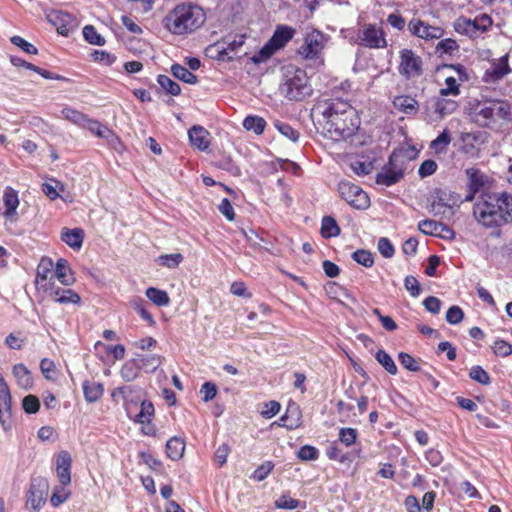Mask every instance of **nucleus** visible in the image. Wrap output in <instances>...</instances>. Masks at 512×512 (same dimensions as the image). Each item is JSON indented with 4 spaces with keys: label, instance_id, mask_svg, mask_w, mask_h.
<instances>
[{
    "label": "nucleus",
    "instance_id": "10",
    "mask_svg": "<svg viewBox=\"0 0 512 512\" xmlns=\"http://www.w3.org/2000/svg\"><path fill=\"white\" fill-rule=\"evenodd\" d=\"M399 73L407 79L418 78L423 74V61L412 49L399 51Z\"/></svg>",
    "mask_w": 512,
    "mask_h": 512
},
{
    "label": "nucleus",
    "instance_id": "40",
    "mask_svg": "<svg viewBox=\"0 0 512 512\" xmlns=\"http://www.w3.org/2000/svg\"><path fill=\"white\" fill-rule=\"evenodd\" d=\"M321 234L324 238H331L340 234V228L333 217H323L321 223Z\"/></svg>",
    "mask_w": 512,
    "mask_h": 512
},
{
    "label": "nucleus",
    "instance_id": "27",
    "mask_svg": "<svg viewBox=\"0 0 512 512\" xmlns=\"http://www.w3.org/2000/svg\"><path fill=\"white\" fill-rule=\"evenodd\" d=\"M84 239V231L81 228L69 229L64 227L61 230V240L74 250L82 247Z\"/></svg>",
    "mask_w": 512,
    "mask_h": 512
},
{
    "label": "nucleus",
    "instance_id": "57",
    "mask_svg": "<svg viewBox=\"0 0 512 512\" xmlns=\"http://www.w3.org/2000/svg\"><path fill=\"white\" fill-rule=\"evenodd\" d=\"M398 360L400 362V364L407 370L409 371H418L420 370V367L418 365V362L416 361V359L408 354V353H405V352H401L399 353L398 355Z\"/></svg>",
    "mask_w": 512,
    "mask_h": 512
},
{
    "label": "nucleus",
    "instance_id": "62",
    "mask_svg": "<svg viewBox=\"0 0 512 512\" xmlns=\"http://www.w3.org/2000/svg\"><path fill=\"white\" fill-rule=\"evenodd\" d=\"M69 493L63 485L57 486L50 498V502L54 507L59 506L68 499Z\"/></svg>",
    "mask_w": 512,
    "mask_h": 512
},
{
    "label": "nucleus",
    "instance_id": "63",
    "mask_svg": "<svg viewBox=\"0 0 512 512\" xmlns=\"http://www.w3.org/2000/svg\"><path fill=\"white\" fill-rule=\"evenodd\" d=\"M280 408V403L277 401L266 402L261 409V415L266 419H270L279 413Z\"/></svg>",
    "mask_w": 512,
    "mask_h": 512
},
{
    "label": "nucleus",
    "instance_id": "5",
    "mask_svg": "<svg viewBox=\"0 0 512 512\" xmlns=\"http://www.w3.org/2000/svg\"><path fill=\"white\" fill-rule=\"evenodd\" d=\"M295 29L290 26H278L269 41L252 57L254 63L264 62L277 50L284 47L294 36Z\"/></svg>",
    "mask_w": 512,
    "mask_h": 512
},
{
    "label": "nucleus",
    "instance_id": "4",
    "mask_svg": "<svg viewBox=\"0 0 512 512\" xmlns=\"http://www.w3.org/2000/svg\"><path fill=\"white\" fill-rule=\"evenodd\" d=\"M280 90L286 98L292 101H301L312 93L306 72L293 65L284 68V82Z\"/></svg>",
    "mask_w": 512,
    "mask_h": 512
},
{
    "label": "nucleus",
    "instance_id": "20",
    "mask_svg": "<svg viewBox=\"0 0 512 512\" xmlns=\"http://www.w3.org/2000/svg\"><path fill=\"white\" fill-rule=\"evenodd\" d=\"M53 266L50 259H43L37 269V275L35 284L38 290L48 292V289L52 288L55 283L53 277H49L51 273V267Z\"/></svg>",
    "mask_w": 512,
    "mask_h": 512
},
{
    "label": "nucleus",
    "instance_id": "43",
    "mask_svg": "<svg viewBox=\"0 0 512 512\" xmlns=\"http://www.w3.org/2000/svg\"><path fill=\"white\" fill-rule=\"evenodd\" d=\"M375 358L388 373L392 375L397 373V366L392 357L387 352L384 350H379L377 351Z\"/></svg>",
    "mask_w": 512,
    "mask_h": 512
},
{
    "label": "nucleus",
    "instance_id": "58",
    "mask_svg": "<svg viewBox=\"0 0 512 512\" xmlns=\"http://www.w3.org/2000/svg\"><path fill=\"white\" fill-rule=\"evenodd\" d=\"M182 260L183 256L179 253L161 255L158 257L159 264L168 268H176L182 262Z\"/></svg>",
    "mask_w": 512,
    "mask_h": 512
},
{
    "label": "nucleus",
    "instance_id": "28",
    "mask_svg": "<svg viewBox=\"0 0 512 512\" xmlns=\"http://www.w3.org/2000/svg\"><path fill=\"white\" fill-rule=\"evenodd\" d=\"M494 203L501 216H503V223L512 222V195L508 193H501L492 196Z\"/></svg>",
    "mask_w": 512,
    "mask_h": 512
},
{
    "label": "nucleus",
    "instance_id": "7",
    "mask_svg": "<svg viewBox=\"0 0 512 512\" xmlns=\"http://www.w3.org/2000/svg\"><path fill=\"white\" fill-rule=\"evenodd\" d=\"M473 216L479 224L487 228L498 227L503 224V216L499 213L492 196L474 205Z\"/></svg>",
    "mask_w": 512,
    "mask_h": 512
},
{
    "label": "nucleus",
    "instance_id": "55",
    "mask_svg": "<svg viewBox=\"0 0 512 512\" xmlns=\"http://www.w3.org/2000/svg\"><path fill=\"white\" fill-rule=\"evenodd\" d=\"M131 305L143 320L149 322L150 324L154 323L152 315L145 308V302L143 299H141V298L134 299L131 302Z\"/></svg>",
    "mask_w": 512,
    "mask_h": 512
},
{
    "label": "nucleus",
    "instance_id": "61",
    "mask_svg": "<svg viewBox=\"0 0 512 512\" xmlns=\"http://www.w3.org/2000/svg\"><path fill=\"white\" fill-rule=\"evenodd\" d=\"M297 456L303 461H312L318 459L319 451L314 446L304 445L297 452Z\"/></svg>",
    "mask_w": 512,
    "mask_h": 512
},
{
    "label": "nucleus",
    "instance_id": "6",
    "mask_svg": "<svg viewBox=\"0 0 512 512\" xmlns=\"http://www.w3.org/2000/svg\"><path fill=\"white\" fill-rule=\"evenodd\" d=\"M407 159L402 152L394 151L388 163L383 167L382 171L377 174L376 182L380 185L392 186L399 182L406 169Z\"/></svg>",
    "mask_w": 512,
    "mask_h": 512
},
{
    "label": "nucleus",
    "instance_id": "3",
    "mask_svg": "<svg viewBox=\"0 0 512 512\" xmlns=\"http://www.w3.org/2000/svg\"><path fill=\"white\" fill-rule=\"evenodd\" d=\"M469 119L480 127H487L497 120L506 119L510 115V106L497 100H473L467 107Z\"/></svg>",
    "mask_w": 512,
    "mask_h": 512
},
{
    "label": "nucleus",
    "instance_id": "22",
    "mask_svg": "<svg viewBox=\"0 0 512 512\" xmlns=\"http://www.w3.org/2000/svg\"><path fill=\"white\" fill-rule=\"evenodd\" d=\"M458 107L456 101L447 99L446 96H439L433 100L432 108L435 117L433 120L443 119L444 117L452 114Z\"/></svg>",
    "mask_w": 512,
    "mask_h": 512
},
{
    "label": "nucleus",
    "instance_id": "32",
    "mask_svg": "<svg viewBox=\"0 0 512 512\" xmlns=\"http://www.w3.org/2000/svg\"><path fill=\"white\" fill-rule=\"evenodd\" d=\"M104 389L101 383L95 381L83 382V393L85 400L89 403L98 401L103 395Z\"/></svg>",
    "mask_w": 512,
    "mask_h": 512
},
{
    "label": "nucleus",
    "instance_id": "59",
    "mask_svg": "<svg viewBox=\"0 0 512 512\" xmlns=\"http://www.w3.org/2000/svg\"><path fill=\"white\" fill-rule=\"evenodd\" d=\"M274 505L277 509L293 510L300 506V501L290 498L288 495H282L274 502Z\"/></svg>",
    "mask_w": 512,
    "mask_h": 512
},
{
    "label": "nucleus",
    "instance_id": "34",
    "mask_svg": "<svg viewBox=\"0 0 512 512\" xmlns=\"http://www.w3.org/2000/svg\"><path fill=\"white\" fill-rule=\"evenodd\" d=\"M185 443L178 437L170 438L166 443L167 455L172 460H179L184 453Z\"/></svg>",
    "mask_w": 512,
    "mask_h": 512
},
{
    "label": "nucleus",
    "instance_id": "26",
    "mask_svg": "<svg viewBox=\"0 0 512 512\" xmlns=\"http://www.w3.org/2000/svg\"><path fill=\"white\" fill-rule=\"evenodd\" d=\"M47 293L60 304H78L81 300L80 296L73 290L56 287L55 283L52 285V288L48 289Z\"/></svg>",
    "mask_w": 512,
    "mask_h": 512
},
{
    "label": "nucleus",
    "instance_id": "38",
    "mask_svg": "<svg viewBox=\"0 0 512 512\" xmlns=\"http://www.w3.org/2000/svg\"><path fill=\"white\" fill-rule=\"evenodd\" d=\"M394 106L406 114H413L417 110V101L410 96H398L393 102Z\"/></svg>",
    "mask_w": 512,
    "mask_h": 512
},
{
    "label": "nucleus",
    "instance_id": "1",
    "mask_svg": "<svg viewBox=\"0 0 512 512\" xmlns=\"http://www.w3.org/2000/svg\"><path fill=\"white\" fill-rule=\"evenodd\" d=\"M315 111L321 116L318 121L323 126L325 135L333 141L351 137L360 124L357 111L346 101H323L318 103Z\"/></svg>",
    "mask_w": 512,
    "mask_h": 512
},
{
    "label": "nucleus",
    "instance_id": "64",
    "mask_svg": "<svg viewBox=\"0 0 512 512\" xmlns=\"http://www.w3.org/2000/svg\"><path fill=\"white\" fill-rule=\"evenodd\" d=\"M463 317L464 313L458 306H452L446 312V321L452 325L460 323L463 320Z\"/></svg>",
    "mask_w": 512,
    "mask_h": 512
},
{
    "label": "nucleus",
    "instance_id": "48",
    "mask_svg": "<svg viewBox=\"0 0 512 512\" xmlns=\"http://www.w3.org/2000/svg\"><path fill=\"white\" fill-rule=\"evenodd\" d=\"M275 128L287 139L292 142H296L299 139V132L287 123L276 121L274 123Z\"/></svg>",
    "mask_w": 512,
    "mask_h": 512
},
{
    "label": "nucleus",
    "instance_id": "17",
    "mask_svg": "<svg viewBox=\"0 0 512 512\" xmlns=\"http://www.w3.org/2000/svg\"><path fill=\"white\" fill-rule=\"evenodd\" d=\"M11 418V394L9 387L0 375V424L7 430L10 426Z\"/></svg>",
    "mask_w": 512,
    "mask_h": 512
},
{
    "label": "nucleus",
    "instance_id": "44",
    "mask_svg": "<svg viewBox=\"0 0 512 512\" xmlns=\"http://www.w3.org/2000/svg\"><path fill=\"white\" fill-rule=\"evenodd\" d=\"M63 190L64 185L55 179H51L50 182H46L42 185L43 193L51 200H55L60 197L59 191Z\"/></svg>",
    "mask_w": 512,
    "mask_h": 512
},
{
    "label": "nucleus",
    "instance_id": "37",
    "mask_svg": "<svg viewBox=\"0 0 512 512\" xmlns=\"http://www.w3.org/2000/svg\"><path fill=\"white\" fill-rule=\"evenodd\" d=\"M146 297L153 302L156 306L164 307L170 303V298L166 291L149 287L146 292Z\"/></svg>",
    "mask_w": 512,
    "mask_h": 512
},
{
    "label": "nucleus",
    "instance_id": "15",
    "mask_svg": "<svg viewBox=\"0 0 512 512\" xmlns=\"http://www.w3.org/2000/svg\"><path fill=\"white\" fill-rule=\"evenodd\" d=\"M463 200L461 196L450 190H438L431 203L432 212L435 215L445 214L454 207H458Z\"/></svg>",
    "mask_w": 512,
    "mask_h": 512
},
{
    "label": "nucleus",
    "instance_id": "21",
    "mask_svg": "<svg viewBox=\"0 0 512 512\" xmlns=\"http://www.w3.org/2000/svg\"><path fill=\"white\" fill-rule=\"evenodd\" d=\"M71 456L67 451H61L56 460V472L61 485L66 486L71 482Z\"/></svg>",
    "mask_w": 512,
    "mask_h": 512
},
{
    "label": "nucleus",
    "instance_id": "2",
    "mask_svg": "<svg viewBox=\"0 0 512 512\" xmlns=\"http://www.w3.org/2000/svg\"><path fill=\"white\" fill-rule=\"evenodd\" d=\"M206 21L204 10L197 4L184 2L176 5L163 19L164 27L174 35L190 34Z\"/></svg>",
    "mask_w": 512,
    "mask_h": 512
},
{
    "label": "nucleus",
    "instance_id": "56",
    "mask_svg": "<svg viewBox=\"0 0 512 512\" xmlns=\"http://www.w3.org/2000/svg\"><path fill=\"white\" fill-rule=\"evenodd\" d=\"M138 367L134 362H127L125 363L121 368V376L122 378L127 381H133L138 376Z\"/></svg>",
    "mask_w": 512,
    "mask_h": 512
},
{
    "label": "nucleus",
    "instance_id": "25",
    "mask_svg": "<svg viewBox=\"0 0 512 512\" xmlns=\"http://www.w3.org/2000/svg\"><path fill=\"white\" fill-rule=\"evenodd\" d=\"M3 201L5 205V211L3 215L12 220H16L17 208L19 206L18 193L11 187H6L3 192Z\"/></svg>",
    "mask_w": 512,
    "mask_h": 512
},
{
    "label": "nucleus",
    "instance_id": "23",
    "mask_svg": "<svg viewBox=\"0 0 512 512\" xmlns=\"http://www.w3.org/2000/svg\"><path fill=\"white\" fill-rule=\"evenodd\" d=\"M190 143L201 151H206L210 145V133L202 126L195 125L188 131Z\"/></svg>",
    "mask_w": 512,
    "mask_h": 512
},
{
    "label": "nucleus",
    "instance_id": "47",
    "mask_svg": "<svg viewBox=\"0 0 512 512\" xmlns=\"http://www.w3.org/2000/svg\"><path fill=\"white\" fill-rule=\"evenodd\" d=\"M350 168L358 176H365L370 174L373 171L374 167L371 161H363L356 159L354 161H351Z\"/></svg>",
    "mask_w": 512,
    "mask_h": 512
},
{
    "label": "nucleus",
    "instance_id": "29",
    "mask_svg": "<svg viewBox=\"0 0 512 512\" xmlns=\"http://www.w3.org/2000/svg\"><path fill=\"white\" fill-rule=\"evenodd\" d=\"M418 228L422 233L426 235L438 236L441 235L444 231H447V233L450 235L453 234L452 229H450L448 226L429 219L420 221Z\"/></svg>",
    "mask_w": 512,
    "mask_h": 512
},
{
    "label": "nucleus",
    "instance_id": "31",
    "mask_svg": "<svg viewBox=\"0 0 512 512\" xmlns=\"http://www.w3.org/2000/svg\"><path fill=\"white\" fill-rule=\"evenodd\" d=\"M226 44V47H222L221 50L218 51V57L221 60H232L234 58L233 55H230V52L237 53L239 48L244 44V36H235L233 39H227L223 42Z\"/></svg>",
    "mask_w": 512,
    "mask_h": 512
},
{
    "label": "nucleus",
    "instance_id": "16",
    "mask_svg": "<svg viewBox=\"0 0 512 512\" xmlns=\"http://www.w3.org/2000/svg\"><path fill=\"white\" fill-rule=\"evenodd\" d=\"M47 17L49 22L56 27L58 33L64 36L78 27L76 18L63 11H52Z\"/></svg>",
    "mask_w": 512,
    "mask_h": 512
},
{
    "label": "nucleus",
    "instance_id": "18",
    "mask_svg": "<svg viewBox=\"0 0 512 512\" xmlns=\"http://www.w3.org/2000/svg\"><path fill=\"white\" fill-rule=\"evenodd\" d=\"M488 135L484 131H473L463 133L461 141L463 143V151L472 156L478 155L481 146L487 142Z\"/></svg>",
    "mask_w": 512,
    "mask_h": 512
},
{
    "label": "nucleus",
    "instance_id": "36",
    "mask_svg": "<svg viewBox=\"0 0 512 512\" xmlns=\"http://www.w3.org/2000/svg\"><path fill=\"white\" fill-rule=\"evenodd\" d=\"M10 61L15 67H24L26 69L35 71L45 79H58L59 78V76H54L51 72L41 69V68L35 66L34 64H31L19 57L12 56L10 58Z\"/></svg>",
    "mask_w": 512,
    "mask_h": 512
},
{
    "label": "nucleus",
    "instance_id": "50",
    "mask_svg": "<svg viewBox=\"0 0 512 512\" xmlns=\"http://www.w3.org/2000/svg\"><path fill=\"white\" fill-rule=\"evenodd\" d=\"M154 414V405L150 401H143L140 406V412L136 416L139 423L149 422L150 417Z\"/></svg>",
    "mask_w": 512,
    "mask_h": 512
},
{
    "label": "nucleus",
    "instance_id": "49",
    "mask_svg": "<svg viewBox=\"0 0 512 512\" xmlns=\"http://www.w3.org/2000/svg\"><path fill=\"white\" fill-rule=\"evenodd\" d=\"M162 357L159 355H146L140 358V368L153 372L162 364Z\"/></svg>",
    "mask_w": 512,
    "mask_h": 512
},
{
    "label": "nucleus",
    "instance_id": "8",
    "mask_svg": "<svg viewBox=\"0 0 512 512\" xmlns=\"http://www.w3.org/2000/svg\"><path fill=\"white\" fill-rule=\"evenodd\" d=\"M327 43V37L318 30L306 33L303 44L299 47L298 53L304 59L319 61L323 63L322 53Z\"/></svg>",
    "mask_w": 512,
    "mask_h": 512
},
{
    "label": "nucleus",
    "instance_id": "53",
    "mask_svg": "<svg viewBox=\"0 0 512 512\" xmlns=\"http://www.w3.org/2000/svg\"><path fill=\"white\" fill-rule=\"evenodd\" d=\"M357 435V430L354 428H341L339 431V440L342 444L349 447L355 443Z\"/></svg>",
    "mask_w": 512,
    "mask_h": 512
},
{
    "label": "nucleus",
    "instance_id": "33",
    "mask_svg": "<svg viewBox=\"0 0 512 512\" xmlns=\"http://www.w3.org/2000/svg\"><path fill=\"white\" fill-rule=\"evenodd\" d=\"M13 375L19 387L29 389L33 385V380L30 371L23 364H17L13 368Z\"/></svg>",
    "mask_w": 512,
    "mask_h": 512
},
{
    "label": "nucleus",
    "instance_id": "41",
    "mask_svg": "<svg viewBox=\"0 0 512 512\" xmlns=\"http://www.w3.org/2000/svg\"><path fill=\"white\" fill-rule=\"evenodd\" d=\"M266 126V121L259 116H247L243 120V127L255 134H262Z\"/></svg>",
    "mask_w": 512,
    "mask_h": 512
},
{
    "label": "nucleus",
    "instance_id": "45",
    "mask_svg": "<svg viewBox=\"0 0 512 512\" xmlns=\"http://www.w3.org/2000/svg\"><path fill=\"white\" fill-rule=\"evenodd\" d=\"M91 133L95 134L99 138H107L112 132L105 125L101 124L97 120L88 118L85 127Z\"/></svg>",
    "mask_w": 512,
    "mask_h": 512
},
{
    "label": "nucleus",
    "instance_id": "19",
    "mask_svg": "<svg viewBox=\"0 0 512 512\" xmlns=\"http://www.w3.org/2000/svg\"><path fill=\"white\" fill-rule=\"evenodd\" d=\"M511 69L508 64V55L502 56L498 62L493 63L489 69L484 73V81L486 83H496L501 80L504 76L509 74Z\"/></svg>",
    "mask_w": 512,
    "mask_h": 512
},
{
    "label": "nucleus",
    "instance_id": "12",
    "mask_svg": "<svg viewBox=\"0 0 512 512\" xmlns=\"http://www.w3.org/2000/svg\"><path fill=\"white\" fill-rule=\"evenodd\" d=\"M359 43L370 49H383L388 45L386 33L376 24H366L358 34Z\"/></svg>",
    "mask_w": 512,
    "mask_h": 512
},
{
    "label": "nucleus",
    "instance_id": "24",
    "mask_svg": "<svg viewBox=\"0 0 512 512\" xmlns=\"http://www.w3.org/2000/svg\"><path fill=\"white\" fill-rule=\"evenodd\" d=\"M41 486H47L46 481L43 479L38 480V484L33 482L30 486L26 504L33 510L40 509V507L45 503V493L41 489Z\"/></svg>",
    "mask_w": 512,
    "mask_h": 512
},
{
    "label": "nucleus",
    "instance_id": "52",
    "mask_svg": "<svg viewBox=\"0 0 512 512\" xmlns=\"http://www.w3.org/2000/svg\"><path fill=\"white\" fill-rule=\"evenodd\" d=\"M469 376L482 385H488L491 382L489 374L481 366H473L470 369Z\"/></svg>",
    "mask_w": 512,
    "mask_h": 512
},
{
    "label": "nucleus",
    "instance_id": "46",
    "mask_svg": "<svg viewBox=\"0 0 512 512\" xmlns=\"http://www.w3.org/2000/svg\"><path fill=\"white\" fill-rule=\"evenodd\" d=\"M83 36L87 42L93 45L102 46L105 44V39L102 35H100L94 26L86 25L83 28Z\"/></svg>",
    "mask_w": 512,
    "mask_h": 512
},
{
    "label": "nucleus",
    "instance_id": "30",
    "mask_svg": "<svg viewBox=\"0 0 512 512\" xmlns=\"http://www.w3.org/2000/svg\"><path fill=\"white\" fill-rule=\"evenodd\" d=\"M55 275L59 282L65 286H70L75 282L72 270L68 262L63 258L58 259L56 263Z\"/></svg>",
    "mask_w": 512,
    "mask_h": 512
},
{
    "label": "nucleus",
    "instance_id": "51",
    "mask_svg": "<svg viewBox=\"0 0 512 512\" xmlns=\"http://www.w3.org/2000/svg\"><path fill=\"white\" fill-rule=\"evenodd\" d=\"M451 141L449 133L444 130L435 140L431 142V148L436 153L444 152Z\"/></svg>",
    "mask_w": 512,
    "mask_h": 512
},
{
    "label": "nucleus",
    "instance_id": "9",
    "mask_svg": "<svg viewBox=\"0 0 512 512\" xmlns=\"http://www.w3.org/2000/svg\"><path fill=\"white\" fill-rule=\"evenodd\" d=\"M492 23L491 17L487 14H481L474 19L459 17L454 22V29L459 34L475 38L488 31Z\"/></svg>",
    "mask_w": 512,
    "mask_h": 512
},
{
    "label": "nucleus",
    "instance_id": "14",
    "mask_svg": "<svg viewBox=\"0 0 512 512\" xmlns=\"http://www.w3.org/2000/svg\"><path fill=\"white\" fill-rule=\"evenodd\" d=\"M467 177V188L468 193L465 197V201H472L475 194L483 192L490 186L489 176L476 167H470L465 170Z\"/></svg>",
    "mask_w": 512,
    "mask_h": 512
},
{
    "label": "nucleus",
    "instance_id": "39",
    "mask_svg": "<svg viewBox=\"0 0 512 512\" xmlns=\"http://www.w3.org/2000/svg\"><path fill=\"white\" fill-rule=\"evenodd\" d=\"M173 76L185 83L196 84L198 82L197 76L190 70L180 64H173L171 66Z\"/></svg>",
    "mask_w": 512,
    "mask_h": 512
},
{
    "label": "nucleus",
    "instance_id": "13",
    "mask_svg": "<svg viewBox=\"0 0 512 512\" xmlns=\"http://www.w3.org/2000/svg\"><path fill=\"white\" fill-rule=\"evenodd\" d=\"M407 29L412 36L425 41L438 40L444 36V30L440 26L431 25L418 17H413L407 23Z\"/></svg>",
    "mask_w": 512,
    "mask_h": 512
},
{
    "label": "nucleus",
    "instance_id": "60",
    "mask_svg": "<svg viewBox=\"0 0 512 512\" xmlns=\"http://www.w3.org/2000/svg\"><path fill=\"white\" fill-rule=\"evenodd\" d=\"M495 355L507 357L512 354V345L504 340H496L491 346Z\"/></svg>",
    "mask_w": 512,
    "mask_h": 512
},
{
    "label": "nucleus",
    "instance_id": "35",
    "mask_svg": "<svg viewBox=\"0 0 512 512\" xmlns=\"http://www.w3.org/2000/svg\"><path fill=\"white\" fill-rule=\"evenodd\" d=\"M61 114L64 119L79 127L83 128L85 127V123H87L88 116L71 107H64L61 111Z\"/></svg>",
    "mask_w": 512,
    "mask_h": 512
},
{
    "label": "nucleus",
    "instance_id": "42",
    "mask_svg": "<svg viewBox=\"0 0 512 512\" xmlns=\"http://www.w3.org/2000/svg\"><path fill=\"white\" fill-rule=\"evenodd\" d=\"M157 82L160 85V87L170 95L178 96L181 93V88L179 84L173 81L167 75H159L157 78Z\"/></svg>",
    "mask_w": 512,
    "mask_h": 512
},
{
    "label": "nucleus",
    "instance_id": "54",
    "mask_svg": "<svg viewBox=\"0 0 512 512\" xmlns=\"http://www.w3.org/2000/svg\"><path fill=\"white\" fill-rule=\"evenodd\" d=\"M352 258L357 263L365 266L371 267L374 263V258L371 252L367 250H357L352 254Z\"/></svg>",
    "mask_w": 512,
    "mask_h": 512
},
{
    "label": "nucleus",
    "instance_id": "11",
    "mask_svg": "<svg viewBox=\"0 0 512 512\" xmlns=\"http://www.w3.org/2000/svg\"><path fill=\"white\" fill-rule=\"evenodd\" d=\"M338 191L341 198L356 209L364 210L370 205L367 193L349 181H340Z\"/></svg>",
    "mask_w": 512,
    "mask_h": 512
}]
</instances>
